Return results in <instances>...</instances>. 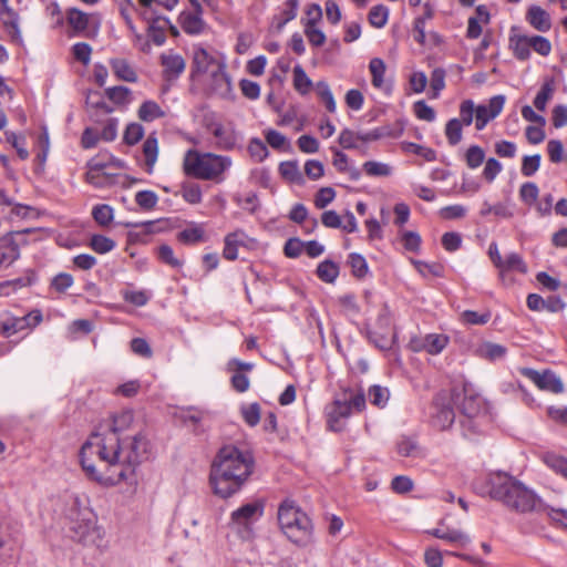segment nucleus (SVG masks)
Returning a JSON list of instances; mask_svg holds the SVG:
<instances>
[{
    "mask_svg": "<svg viewBox=\"0 0 567 567\" xmlns=\"http://www.w3.org/2000/svg\"><path fill=\"white\" fill-rule=\"evenodd\" d=\"M150 453V442L142 433L132 437H101L94 433L82 445L79 457L87 476L115 485L133 478L136 467Z\"/></svg>",
    "mask_w": 567,
    "mask_h": 567,
    "instance_id": "obj_1",
    "label": "nucleus"
},
{
    "mask_svg": "<svg viewBox=\"0 0 567 567\" xmlns=\"http://www.w3.org/2000/svg\"><path fill=\"white\" fill-rule=\"evenodd\" d=\"M255 468V460L249 451L235 445L223 446L215 456L209 474L214 494L229 498L237 494L248 482Z\"/></svg>",
    "mask_w": 567,
    "mask_h": 567,
    "instance_id": "obj_2",
    "label": "nucleus"
},
{
    "mask_svg": "<svg viewBox=\"0 0 567 567\" xmlns=\"http://www.w3.org/2000/svg\"><path fill=\"white\" fill-rule=\"evenodd\" d=\"M474 489L519 513L534 511L539 501L532 489L505 472H493L475 481Z\"/></svg>",
    "mask_w": 567,
    "mask_h": 567,
    "instance_id": "obj_3",
    "label": "nucleus"
},
{
    "mask_svg": "<svg viewBox=\"0 0 567 567\" xmlns=\"http://www.w3.org/2000/svg\"><path fill=\"white\" fill-rule=\"evenodd\" d=\"M281 532L298 546L312 542L313 527L310 517L293 501H284L277 513Z\"/></svg>",
    "mask_w": 567,
    "mask_h": 567,
    "instance_id": "obj_4",
    "label": "nucleus"
},
{
    "mask_svg": "<svg viewBox=\"0 0 567 567\" xmlns=\"http://www.w3.org/2000/svg\"><path fill=\"white\" fill-rule=\"evenodd\" d=\"M231 166L229 156L214 153L199 154L189 150L184 159V171L187 175L199 179L212 181L220 176Z\"/></svg>",
    "mask_w": 567,
    "mask_h": 567,
    "instance_id": "obj_5",
    "label": "nucleus"
},
{
    "mask_svg": "<svg viewBox=\"0 0 567 567\" xmlns=\"http://www.w3.org/2000/svg\"><path fill=\"white\" fill-rule=\"evenodd\" d=\"M364 409V393L362 391L355 393L352 390H346L326 406L328 427L333 432L342 431L352 412H361Z\"/></svg>",
    "mask_w": 567,
    "mask_h": 567,
    "instance_id": "obj_6",
    "label": "nucleus"
},
{
    "mask_svg": "<svg viewBox=\"0 0 567 567\" xmlns=\"http://www.w3.org/2000/svg\"><path fill=\"white\" fill-rule=\"evenodd\" d=\"M65 503L68 506L65 513L70 520V537L84 545L93 542L95 524L90 518V511L85 506H82L76 495L66 496Z\"/></svg>",
    "mask_w": 567,
    "mask_h": 567,
    "instance_id": "obj_7",
    "label": "nucleus"
},
{
    "mask_svg": "<svg viewBox=\"0 0 567 567\" xmlns=\"http://www.w3.org/2000/svg\"><path fill=\"white\" fill-rule=\"evenodd\" d=\"M264 511L265 503L260 499L246 503L231 512L229 526L243 539H249L252 536V526L262 517Z\"/></svg>",
    "mask_w": 567,
    "mask_h": 567,
    "instance_id": "obj_8",
    "label": "nucleus"
},
{
    "mask_svg": "<svg viewBox=\"0 0 567 567\" xmlns=\"http://www.w3.org/2000/svg\"><path fill=\"white\" fill-rule=\"evenodd\" d=\"M452 398L464 417H476L484 408V400L470 382H464L462 392L453 391Z\"/></svg>",
    "mask_w": 567,
    "mask_h": 567,
    "instance_id": "obj_9",
    "label": "nucleus"
},
{
    "mask_svg": "<svg viewBox=\"0 0 567 567\" xmlns=\"http://www.w3.org/2000/svg\"><path fill=\"white\" fill-rule=\"evenodd\" d=\"M520 373L534 382L539 390L548 391L555 394L564 391V384L560 378L551 370L538 372L532 368H523Z\"/></svg>",
    "mask_w": 567,
    "mask_h": 567,
    "instance_id": "obj_10",
    "label": "nucleus"
},
{
    "mask_svg": "<svg viewBox=\"0 0 567 567\" xmlns=\"http://www.w3.org/2000/svg\"><path fill=\"white\" fill-rule=\"evenodd\" d=\"M29 231L30 229L10 233L0 238V266L9 267L20 258V248L14 237L22 236Z\"/></svg>",
    "mask_w": 567,
    "mask_h": 567,
    "instance_id": "obj_11",
    "label": "nucleus"
},
{
    "mask_svg": "<svg viewBox=\"0 0 567 567\" xmlns=\"http://www.w3.org/2000/svg\"><path fill=\"white\" fill-rule=\"evenodd\" d=\"M216 138V145L221 151H231L237 146L239 135L231 124L213 123L209 127Z\"/></svg>",
    "mask_w": 567,
    "mask_h": 567,
    "instance_id": "obj_12",
    "label": "nucleus"
},
{
    "mask_svg": "<svg viewBox=\"0 0 567 567\" xmlns=\"http://www.w3.org/2000/svg\"><path fill=\"white\" fill-rule=\"evenodd\" d=\"M254 364L240 361L239 359H231L227 363V370L234 372L230 382L231 386L239 393H244L249 389V379L244 371L252 370Z\"/></svg>",
    "mask_w": 567,
    "mask_h": 567,
    "instance_id": "obj_13",
    "label": "nucleus"
},
{
    "mask_svg": "<svg viewBox=\"0 0 567 567\" xmlns=\"http://www.w3.org/2000/svg\"><path fill=\"white\" fill-rule=\"evenodd\" d=\"M146 13V11L143 12L144 19L150 21L147 37L155 45L161 47L166 42L165 29L169 27L175 31V28L171 25L168 18L161 16L148 18Z\"/></svg>",
    "mask_w": 567,
    "mask_h": 567,
    "instance_id": "obj_14",
    "label": "nucleus"
},
{
    "mask_svg": "<svg viewBox=\"0 0 567 567\" xmlns=\"http://www.w3.org/2000/svg\"><path fill=\"white\" fill-rule=\"evenodd\" d=\"M161 64L163 66V76L166 81L177 80L186 66L183 56L173 52L161 54Z\"/></svg>",
    "mask_w": 567,
    "mask_h": 567,
    "instance_id": "obj_15",
    "label": "nucleus"
},
{
    "mask_svg": "<svg viewBox=\"0 0 567 567\" xmlns=\"http://www.w3.org/2000/svg\"><path fill=\"white\" fill-rule=\"evenodd\" d=\"M449 338L445 334L430 333L420 341H412L411 346L414 351L424 350L430 354H439L447 346Z\"/></svg>",
    "mask_w": 567,
    "mask_h": 567,
    "instance_id": "obj_16",
    "label": "nucleus"
},
{
    "mask_svg": "<svg viewBox=\"0 0 567 567\" xmlns=\"http://www.w3.org/2000/svg\"><path fill=\"white\" fill-rule=\"evenodd\" d=\"M0 17L6 30L11 35L12 40L21 41L19 14L9 6V2H6V4H0Z\"/></svg>",
    "mask_w": 567,
    "mask_h": 567,
    "instance_id": "obj_17",
    "label": "nucleus"
},
{
    "mask_svg": "<svg viewBox=\"0 0 567 567\" xmlns=\"http://www.w3.org/2000/svg\"><path fill=\"white\" fill-rule=\"evenodd\" d=\"M144 156L145 172L153 174L158 157V140L156 133H151L143 143L142 147Z\"/></svg>",
    "mask_w": 567,
    "mask_h": 567,
    "instance_id": "obj_18",
    "label": "nucleus"
},
{
    "mask_svg": "<svg viewBox=\"0 0 567 567\" xmlns=\"http://www.w3.org/2000/svg\"><path fill=\"white\" fill-rule=\"evenodd\" d=\"M526 20L539 32H547L551 28L549 13L539 6L529 7L526 13Z\"/></svg>",
    "mask_w": 567,
    "mask_h": 567,
    "instance_id": "obj_19",
    "label": "nucleus"
},
{
    "mask_svg": "<svg viewBox=\"0 0 567 567\" xmlns=\"http://www.w3.org/2000/svg\"><path fill=\"white\" fill-rule=\"evenodd\" d=\"M203 16V7H200V11L197 12H183L181 14V25L185 33L190 35H196L203 32L205 28V22L202 18Z\"/></svg>",
    "mask_w": 567,
    "mask_h": 567,
    "instance_id": "obj_20",
    "label": "nucleus"
},
{
    "mask_svg": "<svg viewBox=\"0 0 567 567\" xmlns=\"http://www.w3.org/2000/svg\"><path fill=\"white\" fill-rule=\"evenodd\" d=\"M298 7L299 0H287L284 3V8L281 9L280 13L275 16L272 20V27L277 32H281L288 22L296 19Z\"/></svg>",
    "mask_w": 567,
    "mask_h": 567,
    "instance_id": "obj_21",
    "label": "nucleus"
},
{
    "mask_svg": "<svg viewBox=\"0 0 567 567\" xmlns=\"http://www.w3.org/2000/svg\"><path fill=\"white\" fill-rule=\"evenodd\" d=\"M246 234L243 230H236L228 234L224 239L223 256L227 260H235L238 257V247L245 244Z\"/></svg>",
    "mask_w": 567,
    "mask_h": 567,
    "instance_id": "obj_22",
    "label": "nucleus"
},
{
    "mask_svg": "<svg viewBox=\"0 0 567 567\" xmlns=\"http://www.w3.org/2000/svg\"><path fill=\"white\" fill-rule=\"evenodd\" d=\"M110 65L117 79L131 83L137 81V74L127 60L121 58L111 59Z\"/></svg>",
    "mask_w": 567,
    "mask_h": 567,
    "instance_id": "obj_23",
    "label": "nucleus"
},
{
    "mask_svg": "<svg viewBox=\"0 0 567 567\" xmlns=\"http://www.w3.org/2000/svg\"><path fill=\"white\" fill-rule=\"evenodd\" d=\"M214 61V56L206 49L196 48L193 56L192 75L206 73Z\"/></svg>",
    "mask_w": 567,
    "mask_h": 567,
    "instance_id": "obj_24",
    "label": "nucleus"
},
{
    "mask_svg": "<svg viewBox=\"0 0 567 567\" xmlns=\"http://www.w3.org/2000/svg\"><path fill=\"white\" fill-rule=\"evenodd\" d=\"M133 419L132 411H122L118 414H114L111 419V434L107 437H121L120 434L131 426Z\"/></svg>",
    "mask_w": 567,
    "mask_h": 567,
    "instance_id": "obj_25",
    "label": "nucleus"
},
{
    "mask_svg": "<svg viewBox=\"0 0 567 567\" xmlns=\"http://www.w3.org/2000/svg\"><path fill=\"white\" fill-rule=\"evenodd\" d=\"M506 352L507 349L504 346L493 342H484L476 350L480 358L492 362L503 359L506 355Z\"/></svg>",
    "mask_w": 567,
    "mask_h": 567,
    "instance_id": "obj_26",
    "label": "nucleus"
},
{
    "mask_svg": "<svg viewBox=\"0 0 567 567\" xmlns=\"http://www.w3.org/2000/svg\"><path fill=\"white\" fill-rule=\"evenodd\" d=\"M137 115L141 121L150 123L157 118L164 117L165 112L155 101L147 100L140 106Z\"/></svg>",
    "mask_w": 567,
    "mask_h": 567,
    "instance_id": "obj_27",
    "label": "nucleus"
},
{
    "mask_svg": "<svg viewBox=\"0 0 567 567\" xmlns=\"http://www.w3.org/2000/svg\"><path fill=\"white\" fill-rule=\"evenodd\" d=\"M66 20L76 34H81L89 28L90 17L85 12L71 8L68 11Z\"/></svg>",
    "mask_w": 567,
    "mask_h": 567,
    "instance_id": "obj_28",
    "label": "nucleus"
},
{
    "mask_svg": "<svg viewBox=\"0 0 567 567\" xmlns=\"http://www.w3.org/2000/svg\"><path fill=\"white\" fill-rule=\"evenodd\" d=\"M279 173L285 179L291 183H295L297 185L305 184V178L299 169L297 161L281 162L279 165Z\"/></svg>",
    "mask_w": 567,
    "mask_h": 567,
    "instance_id": "obj_29",
    "label": "nucleus"
},
{
    "mask_svg": "<svg viewBox=\"0 0 567 567\" xmlns=\"http://www.w3.org/2000/svg\"><path fill=\"white\" fill-rule=\"evenodd\" d=\"M369 70L371 73V83L375 89H385L384 84V74H385V63L380 58H373L369 62Z\"/></svg>",
    "mask_w": 567,
    "mask_h": 567,
    "instance_id": "obj_30",
    "label": "nucleus"
},
{
    "mask_svg": "<svg viewBox=\"0 0 567 567\" xmlns=\"http://www.w3.org/2000/svg\"><path fill=\"white\" fill-rule=\"evenodd\" d=\"M316 274L323 282L333 284L339 276V266L332 260L326 259L318 265Z\"/></svg>",
    "mask_w": 567,
    "mask_h": 567,
    "instance_id": "obj_31",
    "label": "nucleus"
},
{
    "mask_svg": "<svg viewBox=\"0 0 567 567\" xmlns=\"http://www.w3.org/2000/svg\"><path fill=\"white\" fill-rule=\"evenodd\" d=\"M554 92H555L554 80L553 79L546 80L542 84L539 92L536 94V96L534 99V106L538 111H542V112L545 111L547 103L553 99Z\"/></svg>",
    "mask_w": 567,
    "mask_h": 567,
    "instance_id": "obj_32",
    "label": "nucleus"
},
{
    "mask_svg": "<svg viewBox=\"0 0 567 567\" xmlns=\"http://www.w3.org/2000/svg\"><path fill=\"white\" fill-rule=\"evenodd\" d=\"M357 132L350 128H343L339 134L338 142L344 150H358L362 154H367V147L359 143V138H357Z\"/></svg>",
    "mask_w": 567,
    "mask_h": 567,
    "instance_id": "obj_33",
    "label": "nucleus"
},
{
    "mask_svg": "<svg viewBox=\"0 0 567 567\" xmlns=\"http://www.w3.org/2000/svg\"><path fill=\"white\" fill-rule=\"evenodd\" d=\"M105 94L109 100L117 105H127L132 102V90L127 86L118 85L107 87Z\"/></svg>",
    "mask_w": 567,
    "mask_h": 567,
    "instance_id": "obj_34",
    "label": "nucleus"
},
{
    "mask_svg": "<svg viewBox=\"0 0 567 567\" xmlns=\"http://www.w3.org/2000/svg\"><path fill=\"white\" fill-rule=\"evenodd\" d=\"M502 272L504 271H517L520 274H526L528 268L522 256L517 252H511L503 259L499 268Z\"/></svg>",
    "mask_w": 567,
    "mask_h": 567,
    "instance_id": "obj_35",
    "label": "nucleus"
},
{
    "mask_svg": "<svg viewBox=\"0 0 567 567\" xmlns=\"http://www.w3.org/2000/svg\"><path fill=\"white\" fill-rule=\"evenodd\" d=\"M430 533L432 536H434L439 539H442V540H446L452 544H454V543L465 544V543L470 542L468 536L457 529H446L445 530L442 528H434Z\"/></svg>",
    "mask_w": 567,
    "mask_h": 567,
    "instance_id": "obj_36",
    "label": "nucleus"
},
{
    "mask_svg": "<svg viewBox=\"0 0 567 567\" xmlns=\"http://www.w3.org/2000/svg\"><path fill=\"white\" fill-rule=\"evenodd\" d=\"M312 86V81L300 64L293 68V87L301 95L307 94Z\"/></svg>",
    "mask_w": 567,
    "mask_h": 567,
    "instance_id": "obj_37",
    "label": "nucleus"
},
{
    "mask_svg": "<svg viewBox=\"0 0 567 567\" xmlns=\"http://www.w3.org/2000/svg\"><path fill=\"white\" fill-rule=\"evenodd\" d=\"M389 12V8L384 4L373 6L368 14L369 23L377 29L383 28L388 22Z\"/></svg>",
    "mask_w": 567,
    "mask_h": 567,
    "instance_id": "obj_38",
    "label": "nucleus"
},
{
    "mask_svg": "<svg viewBox=\"0 0 567 567\" xmlns=\"http://www.w3.org/2000/svg\"><path fill=\"white\" fill-rule=\"evenodd\" d=\"M436 425L442 429H449L455 421V413L452 406L441 405L436 406V414L434 416Z\"/></svg>",
    "mask_w": 567,
    "mask_h": 567,
    "instance_id": "obj_39",
    "label": "nucleus"
},
{
    "mask_svg": "<svg viewBox=\"0 0 567 567\" xmlns=\"http://www.w3.org/2000/svg\"><path fill=\"white\" fill-rule=\"evenodd\" d=\"M368 395L371 404L382 409L388 404L390 391L385 386L374 384L369 388Z\"/></svg>",
    "mask_w": 567,
    "mask_h": 567,
    "instance_id": "obj_40",
    "label": "nucleus"
},
{
    "mask_svg": "<svg viewBox=\"0 0 567 567\" xmlns=\"http://www.w3.org/2000/svg\"><path fill=\"white\" fill-rule=\"evenodd\" d=\"M316 91L320 100L324 103L327 111L334 113L337 105L329 84L326 81H319L316 84Z\"/></svg>",
    "mask_w": 567,
    "mask_h": 567,
    "instance_id": "obj_41",
    "label": "nucleus"
},
{
    "mask_svg": "<svg viewBox=\"0 0 567 567\" xmlns=\"http://www.w3.org/2000/svg\"><path fill=\"white\" fill-rule=\"evenodd\" d=\"M367 338L375 348L382 351L390 350L394 343V337L392 339L389 338L388 332L383 333L375 330H368Z\"/></svg>",
    "mask_w": 567,
    "mask_h": 567,
    "instance_id": "obj_42",
    "label": "nucleus"
},
{
    "mask_svg": "<svg viewBox=\"0 0 567 567\" xmlns=\"http://www.w3.org/2000/svg\"><path fill=\"white\" fill-rule=\"evenodd\" d=\"M511 43L513 45L514 55L520 60L525 61L530 56V45H529V35H518L515 40L511 39Z\"/></svg>",
    "mask_w": 567,
    "mask_h": 567,
    "instance_id": "obj_43",
    "label": "nucleus"
},
{
    "mask_svg": "<svg viewBox=\"0 0 567 567\" xmlns=\"http://www.w3.org/2000/svg\"><path fill=\"white\" fill-rule=\"evenodd\" d=\"M462 122L456 117L447 121L445 125V135L451 146H455L462 141Z\"/></svg>",
    "mask_w": 567,
    "mask_h": 567,
    "instance_id": "obj_44",
    "label": "nucleus"
},
{
    "mask_svg": "<svg viewBox=\"0 0 567 567\" xmlns=\"http://www.w3.org/2000/svg\"><path fill=\"white\" fill-rule=\"evenodd\" d=\"M92 216L99 225L107 226L114 218V210L107 204H99L93 207Z\"/></svg>",
    "mask_w": 567,
    "mask_h": 567,
    "instance_id": "obj_45",
    "label": "nucleus"
},
{
    "mask_svg": "<svg viewBox=\"0 0 567 567\" xmlns=\"http://www.w3.org/2000/svg\"><path fill=\"white\" fill-rule=\"evenodd\" d=\"M465 162L468 168L475 169L485 161V152L478 145H472L465 152Z\"/></svg>",
    "mask_w": 567,
    "mask_h": 567,
    "instance_id": "obj_46",
    "label": "nucleus"
},
{
    "mask_svg": "<svg viewBox=\"0 0 567 567\" xmlns=\"http://www.w3.org/2000/svg\"><path fill=\"white\" fill-rule=\"evenodd\" d=\"M144 127L142 124L133 122L130 123L123 134V141L125 144L133 146L137 144L144 136Z\"/></svg>",
    "mask_w": 567,
    "mask_h": 567,
    "instance_id": "obj_47",
    "label": "nucleus"
},
{
    "mask_svg": "<svg viewBox=\"0 0 567 567\" xmlns=\"http://www.w3.org/2000/svg\"><path fill=\"white\" fill-rule=\"evenodd\" d=\"M348 262L351 267L352 275L357 278H363L369 271L365 258L358 252H351Z\"/></svg>",
    "mask_w": 567,
    "mask_h": 567,
    "instance_id": "obj_48",
    "label": "nucleus"
},
{
    "mask_svg": "<svg viewBox=\"0 0 567 567\" xmlns=\"http://www.w3.org/2000/svg\"><path fill=\"white\" fill-rule=\"evenodd\" d=\"M544 462L548 467L567 480V458L554 453H547L544 456Z\"/></svg>",
    "mask_w": 567,
    "mask_h": 567,
    "instance_id": "obj_49",
    "label": "nucleus"
},
{
    "mask_svg": "<svg viewBox=\"0 0 567 567\" xmlns=\"http://www.w3.org/2000/svg\"><path fill=\"white\" fill-rule=\"evenodd\" d=\"M135 203L143 210H152L158 203V196L153 190H140L135 194Z\"/></svg>",
    "mask_w": 567,
    "mask_h": 567,
    "instance_id": "obj_50",
    "label": "nucleus"
},
{
    "mask_svg": "<svg viewBox=\"0 0 567 567\" xmlns=\"http://www.w3.org/2000/svg\"><path fill=\"white\" fill-rule=\"evenodd\" d=\"M357 134H358L357 138H359V143L362 145V144H367V143H370L373 141L381 140L382 137H385V136H390V130L386 126H382V127H375L370 131H360V132H357Z\"/></svg>",
    "mask_w": 567,
    "mask_h": 567,
    "instance_id": "obj_51",
    "label": "nucleus"
},
{
    "mask_svg": "<svg viewBox=\"0 0 567 567\" xmlns=\"http://www.w3.org/2000/svg\"><path fill=\"white\" fill-rule=\"evenodd\" d=\"M115 241L103 235H93L90 240L91 248L97 254H106L115 248Z\"/></svg>",
    "mask_w": 567,
    "mask_h": 567,
    "instance_id": "obj_52",
    "label": "nucleus"
},
{
    "mask_svg": "<svg viewBox=\"0 0 567 567\" xmlns=\"http://www.w3.org/2000/svg\"><path fill=\"white\" fill-rule=\"evenodd\" d=\"M157 257L158 259L171 266L172 268L178 269L183 266V260L178 259L174 256V251L169 245H161L157 249Z\"/></svg>",
    "mask_w": 567,
    "mask_h": 567,
    "instance_id": "obj_53",
    "label": "nucleus"
},
{
    "mask_svg": "<svg viewBox=\"0 0 567 567\" xmlns=\"http://www.w3.org/2000/svg\"><path fill=\"white\" fill-rule=\"evenodd\" d=\"M34 282V274L31 272L25 277L16 278L12 280H7L0 282V295H9L8 288L12 287L13 290H17L22 287L32 286Z\"/></svg>",
    "mask_w": 567,
    "mask_h": 567,
    "instance_id": "obj_54",
    "label": "nucleus"
},
{
    "mask_svg": "<svg viewBox=\"0 0 567 567\" xmlns=\"http://www.w3.org/2000/svg\"><path fill=\"white\" fill-rule=\"evenodd\" d=\"M542 157L539 154L525 155L522 162L520 172L525 177L533 176L540 166Z\"/></svg>",
    "mask_w": 567,
    "mask_h": 567,
    "instance_id": "obj_55",
    "label": "nucleus"
},
{
    "mask_svg": "<svg viewBox=\"0 0 567 567\" xmlns=\"http://www.w3.org/2000/svg\"><path fill=\"white\" fill-rule=\"evenodd\" d=\"M538 186L533 182H526L519 188V197L527 205L535 204L538 198Z\"/></svg>",
    "mask_w": 567,
    "mask_h": 567,
    "instance_id": "obj_56",
    "label": "nucleus"
},
{
    "mask_svg": "<svg viewBox=\"0 0 567 567\" xmlns=\"http://www.w3.org/2000/svg\"><path fill=\"white\" fill-rule=\"evenodd\" d=\"M179 241L184 244H195L204 239V230L199 226L185 228L178 234Z\"/></svg>",
    "mask_w": 567,
    "mask_h": 567,
    "instance_id": "obj_57",
    "label": "nucleus"
},
{
    "mask_svg": "<svg viewBox=\"0 0 567 567\" xmlns=\"http://www.w3.org/2000/svg\"><path fill=\"white\" fill-rule=\"evenodd\" d=\"M241 415L249 426H256L260 421V406L258 403H250L241 408Z\"/></svg>",
    "mask_w": 567,
    "mask_h": 567,
    "instance_id": "obj_58",
    "label": "nucleus"
},
{
    "mask_svg": "<svg viewBox=\"0 0 567 567\" xmlns=\"http://www.w3.org/2000/svg\"><path fill=\"white\" fill-rule=\"evenodd\" d=\"M363 169L369 176H389L391 175V167L388 164L368 161L363 164Z\"/></svg>",
    "mask_w": 567,
    "mask_h": 567,
    "instance_id": "obj_59",
    "label": "nucleus"
},
{
    "mask_svg": "<svg viewBox=\"0 0 567 567\" xmlns=\"http://www.w3.org/2000/svg\"><path fill=\"white\" fill-rule=\"evenodd\" d=\"M72 53L75 60L83 65H89L91 61L92 48L86 42H78L72 47Z\"/></svg>",
    "mask_w": 567,
    "mask_h": 567,
    "instance_id": "obj_60",
    "label": "nucleus"
},
{
    "mask_svg": "<svg viewBox=\"0 0 567 567\" xmlns=\"http://www.w3.org/2000/svg\"><path fill=\"white\" fill-rule=\"evenodd\" d=\"M413 110L415 113V116L419 120L426 121V122H434L436 118V114L433 107L427 105L423 100L417 101L413 104Z\"/></svg>",
    "mask_w": 567,
    "mask_h": 567,
    "instance_id": "obj_61",
    "label": "nucleus"
},
{
    "mask_svg": "<svg viewBox=\"0 0 567 567\" xmlns=\"http://www.w3.org/2000/svg\"><path fill=\"white\" fill-rule=\"evenodd\" d=\"M248 152L257 162H262L268 156V148L266 144L257 137L249 142Z\"/></svg>",
    "mask_w": 567,
    "mask_h": 567,
    "instance_id": "obj_62",
    "label": "nucleus"
},
{
    "mask_svg": "<svg viewBox=\"0 0 567 567\" xmlns=\"http://www.w3.org/2000/svg\"><path fill=\"white\" fill-rule=\"evenodd\" d=\"M529 45L535 52L543 56H547L551 51L550 41L542 35H530Z\"/></svg>",
    "mask_w": 567,
    "mask_h": 567,
    "instance_id": "obj_63",
    "label": "nucleus"
},
{
    "mask_svg": "<svg viewBox=\"0 0 567 567\" xmlns=\"http://www.w3.org/2000/svg\"><path fill=\"white\" fill-rule=\"evenodd\" d=\"M266 142L275 150H284L289 147L287 137L276 130H269L265 134Z\"/></svg>",
    "mask_w": 567,
    "mask_h": 567,
    "instance_id": "obj_64",
    "label": "nucleus"
}]
</instances>
